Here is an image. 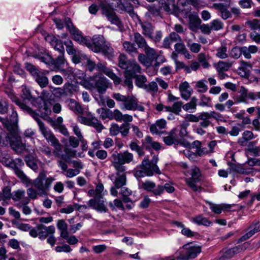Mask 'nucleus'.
Segmentation results:
<instances>
[{
	"mask_svg": "<svg viewBox=\"0 0 260 260\" xmlns=\"http://www.w3.org/2000/svg\"><path fill=\"white\" fill-rule=\"evenodd\" d=\"M239 67L238 68V74L242 77L248 78L250 73L252 65L249 62L244 60L239 61Z\"/></svg>",
	"mask_w": 260,
	"mask_h": 260,
	"instance_id": "23",
	"label": "nucleus"
},
{
	"mask_svg": "<svg viewBox=\"0 0 260 260\" xmlns=\"http://www.w3.org/2000/svg\"><path fill=\"white\" fill-rule=\"evenodd\" d=\"M64 55V53H59L56 59L54 58V62H52V65L54 66L58 70L68 66V63L65 59Z\"/></svg>",
	"mask_w": 260,
	"mask_h": 260,
	"instance_id": "34",
	"label": "nucleus"
},
{
	"mask_svg": "<svg viewBox=\"0 0 260 260\" xmlns=\"http://www.w3.org/2000/svg\"><path fill=\"white\" fill-rule=\"evenodd\" d=\"M65 22L68 30L73 36V39L80 44L86 46L88 40L83 37L81 31L73 25L71 19L67 18L65 20Z\"/></svg>",
	"mask_w": 260,
	"mask_h": 260,
	"instance_id": "13",
	"label": "nucleus"
},
{
	"mask_svg": "<svg viewBox=\"0 0 260 260\" xmlns=\"http://www.w3.org/2000/svg\"><path fill=\"white\" fill-rule=\"evenodd\" d=\"M127 68L124 69V76L135 77L138 74L141 73V68L135 60H132L127 64Z\"/></svg>",
	"mask_w": 260,
	"mask_h": 260,
	"instance_id": "20",
	"label": "nucleus"
},
{
	"mask_svg": "<svg viewBox=\"0 0 260 260\" xmlns=\"http://www.w3.org/2000/svg\"><path fill=\"white\" fill-rule=\"evenodd\" d=\"M245 24L252 30L255 31L257 29L260 30V21L257 19L248 20Z\"/></svg>",
	"mask_w": 260,
	"mask_h": 260,
	"instance_id": "61",
	"label": "nucleus"
},
{
	"mask_svg": "<svg viewBox=\"0 0 260 260\" xmlns=\"http://www.w3.org/2000/svg\"><path fill=\"white\" fill-rule=\"evenodd\" d=\"M30 202L29 199H25L22 202H18L15 204V206L19 209H22V213L25 215H29L31 213V209L28 206Z\"/></svg>",
	"mask_w": 260,
	"mask_h": 260,
	"instance_id": "38",
	"label": "nucleus"
},
{
	"mask_svg": "<svg viewBox=\"0 0 260 260\" xmlns=\"http://www.w3.org/2000/svg\"><path fill=\"white\" fill-rule=\"evenodd\" d=\"M199 63H201V66L205 69L210 67V64L208 62L210 56L205 53H201L198 55L197 57Z\"/></svg>",
	"mask_w": 260,
	"mask_h": 260,
	"instance_id": "42",
	"label": "nucleus"
},
{
	"mask_svg": "<svg viewBox=\"0 0 260 260\" xmlns=\"http://www.w3.org/2000/svg\"><path fill=\"white\" fill-rule=\"evenodd\" d=\"M211 118L215 119L218 123L219 122H226L225 116L214 111H211L210 112H206V120L209 122V124H208V127L212 125L211 120Z\"/></svg>",
	"mask_w": 260,
	"mask_h": 260,
	"instance_id": "28",
	"label": "nucleus"
},
{
	"mask_svg": "<svg viewBox=\"0 0 260 260\" xmlns=\"http://www.w3.org/2000/svg\"><path fill=\"white\" fill-rule=\"evenodd\" d=\"M88 205L91 208L101 212H106L107 211V208L104 202L99 199H91L88 201Z\"/></svg>",
	"mask_w": 260,
	"mask_h": 260,
	"instance_id": "32",
	"label": "nucleus"
},
{
	"mask_svg": "<svg viewBox=\"0 0 260 260\" xmlns=\"http://www.w3.org/2000/svg\"><path fill=\"white\" fill-rule=\"evenodd\" d=\"M45 40L50 45L59 53H64V48L62 41L57 39L55 36L48 35Z\"/></svg>",
	"mask_w": 260,
	"mask_h": 260,
	"instance_id": "18",
	"label": "nucleus"
},
{
	"mask_svg": "<svg viewBox=\"0 0 260 260\" xmlns=\"http://www.w3.org/2000/svg\"><path fill=\"white\" fill-rule=\"evenodd\" d=\"M99 7L101 9L102 14L106 17L107 20L111 24L116 25L119 28L122 27V23L111 5L105 3H101Z\"/></svg>",
	"mask_w": 260,
	"mask_h": 260,
	"instance_id": "7",
	"label": "nucleus"
},
{
	"mask_svg": "<svg viewBox=\"0 0 260 260\" xmlns=\"http://www.w3.org/2000/svg\"><path fill=\"white\" fill-rule=\"evenodd\" d=\"M116 170L115 174H112L109 176L111 181H113L114 185L116 187L124 186L126 184V170H122L118 168H114Z\"/></svg>",
	"mask_w": 260,
	"mask_h": 260,
	"instance_id": "14",
	"label": "nucleus"
},
{
	"mask_svg": "<svg viewBox=\"0 0 260 260\" xmlns=\"http://www.w3.org/2000/svg\"><path fill=\"white\" fill-rule=\"evenodd\" d=\"M8 95L11 99V100L13 102H15L22 109L25 111H30V108L29 107L27 106L26 105H24V104L21 103L13 92H10L8 94Z\"/></svg>",
	"mask_w": 260,
	"mask_h": 260,
	"instance_id": "55",
	"label": "nucleus"
},
{
	"mask_svg": "<svg viewBox=\"0 0 260 260\" xmlns=\"http://www.w3.org/2000/svg\"><path fill=\"white\" fill-rule=\"evenodd\" d=\"M138 59L142 64L147 67L151 66L154 61L150 57L143 53L139 54Z\"/></svg>",
	"mask_w": 260,
	"mask_h": 260,
	"instance_id": "50",
	"label": "nucleus"
},
{
	"mask_svg": "<svg viewBox=\"0 0 260 260\" xmlns=\"http://www.w3.org/2000/svg\"><path fill=\"white\" fill-rule=\"evenodd\" d=\"M139 24L141 27L142 34L146 37L152 38L155 29L154 26L150 22L142 21L140 19L139 20Z\"/></svg>",
	"mask_w": 260,
	"mask_h": 260,
	"instance_id": "27",
	"label": "nucleus"
},
{
	"mask_svg": "<svg viewBox=\"0 0 260 260\" xmlns=\"http://www.w3.org/2000/svg\"><path fill=\"white\" fill-rule=\"evenodd\" d=\"M239 95L237 97V102L239 103H246L247 99H249V92L247 89L244 86H241L239 90Z\"/></svg>",
	"mask_w": 260,
	"mask_h": 260,
	"instance_id": "54",
	"label": "nucleus"
},
{
	"mask_svg": "<svg viewBox=\"0 0 260 260\" xmlns=\"http://www.w3.org/2000/svg\"><path fill=\"white\" fill-rule=\"evenodd\" d=\"M243 55L246 59H251V54H255L258 51V48L255 45H249L248 47L243 46Z\"/></svg>",
	"mask_w": 260,
	"mask_h": 260,
	"instance_id": "37",
	"label": "nucleus"
},
{
	"mask_svg": "<svg viewBox=\"0 0 260 260\" xmlns=\"http://www.w3.org/2000/svg\"><path fill=\"white\" fill-rule=\"evenodd\" d=\"M190 177L186 179L187 184L194 191H198L199 187L196 185L201 177V172L199 167L193 166L188 172Z\"/></svg>",
	"mask_w": 260,
	"mask_h": 260,
	"instance_id": "11",
	"label": "nucleus"
},
{
	"mask_svg": "<svg viewBox=\"0 0 260 260\" xmlns=\"http://www.w3.org/2000/svg\"><path fill=\"white\" fill-rule=\"evenodd\" d=\"M45 173L42 172L33 181L34 186L38 190L39 196L41 197H45L47 195V191L54 180L52 177H49L46 178H45Z\"/></svg>",
	"mask_w": 260,
	"mask_h": 260,
	"instance_id": "3",
	"label": "nucleus"
},
{
	"mask_svg": "<svg viewBox=\"0 0 260 260\" xmlns=\"http://www.w3.org/2000/svg\"><path fill=\"white\" fill-rule=\"evenodd\" d=\"M184 40L186 42L187 47L191 52L198 53L200 51L201 45L200 44L192 42L190 39H187V37L184 38Z\"/></svg>",
	"mask_w": 260,
	"mask_h": 260,
	"instance_id": "41",
	"label": "nucleus"
},
{
	"mask_svg": "<svg viewBox=\"0 0 260 260\" xmlns=\"http://www.w3.org/2000/svg\"><path fill=\"white\" fill-rule=\"evenodd\" d=\"M244 127L242 124L238 123L236 125L232 127L231 131L228 132V134L233 137H237Z\"/></svg>",
	"mask_w": 260,
	"mask_h": 260,
	"instance_id": "57",
	"label": "nucleus"
},
{
	"mask_svg": "<svg viewBox=\"0 0 260 260\" xmlns=\"http://www.w3.org/2000/svg\"><path fill=\"white\" fill-rule=\"evenodd\" d=\"M163 140L164 143L168 146L178 144L180 140L176 133V129H172L167 136L164 137Z\"/></svg>",
	"mask_w": 260,
	"mask_h": 260,
	"instance_id": "30",
	"label": "nucleus"
},
{
	"mask_svg": "<svg viewBox=\"0 0 260 260\" xmlns=\"http://www.w3.org/2000/svg\"><path fill=\"white\" fill-rule=\"evenodd\" d=\"M64 154H62L60 158L65 161L70 162L71 158L76 157V151L69 148H66L64 150Z\"/></svg>",
	"mask_w": 260,
	"mask_h": 260,
	"instance_id": "43",
	"label": "nucleus"
},
{
	"mask_svg": "<svg viewBox=\"0 0 260 260\" xmlns=\"http://www.w3.org/2000/svg\"><path fill=\"white\" fill-rule=\"evenodd\" d=\"M134 78H136V85L140 88H143L144 89L145 87L147 85L145 84V83L147 82L146 77L144 75H138L137 74Z\"/></svg>",
	"mask_w": 260,
	"mask_h": 260,
	"instance_id": "60",
	"label": "nucleus"
},
{
	"mask_svg": "<svg viewBox=\"0 0 260 260\" xmlns=\"http://www.w3.org/2000/svg\"><path fill=\"white\" fill-rule=\"evenodd\" d=\"M183 248L185 250L184 253L181 254L177 258L182 260H188L194 258L201 251V247L197 244L189 243L184 245Z\"/></svg>",
	"mask_w": 260,
	"mask_h": 260,
	"instance_id": "10",
	"label": "nucleus"
},
{
	"mask_svg": "<svg viewBox=\"0 0 260 260\" xmlns=\"http://www.w3.org/2000/svg\"><path fill=\"white\" fill-rule=\"evenodd\" d=\"M131 60H128L126 56L123 54H120L118 57V66L123 70L127 68V64Z\"/></svg>",
	"mask_w": 260,
	"mask_h": 260,
	"instance_id": "58",
	"label": "nucleus"
},
{
	"mask_svg": "<svg viewBox=\"0 0 260 260\" xmlns=\"http://www.w3.org/2000/svg\"><path fill=\"white\" fill-rule=\"evenodd\" d=\"M112 163L114 168H118L120 170H124L126 167L125 164H129L133 160L134 156L132 153L127 151L123 153H113L111 155Z\"/></svg>",
	"mask_w": 260,
	"mask_h": 260,
	"instance_id": "6",
	"label": "nucleus"
},
{
	"mask_svg": "<svg viewBox=\"0 0 260 260\" xmlns=\"http://www.w3.org/2000/svg\"><path fill=\"white\" fill-rule=\"evenodd\" d=\"M134 41L137 44L139 48L143 49L148 45L145 39L139 32L134 33Z\"/></svg>",
	"mask_w": 260,
	"mask_h": 260,
	"instance_id": "45",
	"label": "nucleus"
},
{
	"mask_svg": "<svg viewBox=\"0 0 260 260\" xmlns=\"http://www.w3.org/2000/svg\"><path fill=\"white\" fill-rule=\"evenodd\" d=\"M188 27L192 31L198 30L201 23V20L196 13H193L188 16Z\"/></svg>",
	"mask_w": 260,
	"mask_h": 260,
	"instance_id": "29",
	"label": "nucleus"
},
{
	"mask_svg": "<svg viewBox=\"0 0 260 260\" xmlns=\"http://www.w3.org/2000/svg\"><path fill=\"white\" fill-rule=\"evenodd\" d=\"M146 91L150 92L151 94H156L158 90V87L156 81H152L147 84L144 88Z\"/></svg>",
	"mask_w": 260,
	"mask_h": 260,
	"instance_id": "56",
	"label": "nucleus"
},
{
	"mask_svg": "<svg viewBox=\"0 0 260 260\" xmlns=\"http://www.w3.org/2000/svg\"><path fill=\"white\" fill-rule=\"evenodd\" d=\"M213 6L216 10L220 12L221 16L223 19H227L231 16V13L228 10L226 5L222 3H218L214 4Z\"/></svg>",
	"mask_w": 260,
	"mask_h": 260,
	"instance_id": "35",
	"label": "nucleus"
},
{
	"mask_svg": "<svg viewBox=\"0 0 260 260\" xmlns=\"http://www.w3.org/2000/svg\"><path fill=\"white\" fill-rule=\"evenodd\" d=\"M122 110L144 111V107L138 104V100L133 95H127L126 100L119 105Z\"/></svg>",
	"mask_w": 260,
	"mask_h": 260,
	"instance_id": "12",
	"label": "nucleus"
},
{
	"mask_svg": "<svg viewBox=\"0 0 260 260\" xmlns=\"http://www.w3.org/2000/svg\"><path fill=\"white\" fill-rule=\"evenodd\" d=\"M192 221L198 225H203L205 226H210L212 224V222L207 218L202 215H198L192 219Z\"/></svg>",
	"mask_w": 260,
	"mask_h": 260,
	"instance_id": "52",
	"label": "nucleus"
},
{
	"mask_svg": "<svg viewBox=\"0 0 260 260\" xmlns=\"http://www.w3.org/2000/svg\"><path fill=\"white\" fill-rule=\"evenodd\" d=\"M116 2L113 4L119 11L121 12H126L129 14L130 15L134 14V9L133 5L127 0H113Z\"/></svg>",
	"mask_w": 260,
	"mask_h": 260,
	"instance_id": "21",
	"label": "nucleus"
},
{
	"mask_svg": "<svg viewBox=\"0 0 260 260\" xmlns=\"http://www.w3.org/2000/svg\"><path fill=\"white\" fill-rule=\"evenodd\" d=\"M185 121L187 122H198L201 120L200 122V126L202 127L207 128L208 124L209 122L206 120V112H203L200 113L198 115L193 114H187L185 117Z\"/></svg>",
	"mask_w": 260,
	"mask_h": 260,
	"instance_id": "15",
	"label": "nucleus"
},
{
	"mask_svg": "<svg viewBox=\"0 0 260 260\" xmlns=\"http://www.w3.org/2000/svg\"><path fill=\"white\" fill-rule=\"evenodd\" d=\"M198 99L196 97H192L189 102L183 105L182 108L187 112H193L196 110L197 102Z\"/></svg>",
	"mask_w": 260,
	"mask_h": 260,
	"instance_id": "44",
	"label": "nucleus"
},
{
	"mask_svg": "<svg viewBox=\"0 0 260 260\" xmlns=\"http://www.w3.org/2000/svg\"><path fill=\"white\" fill-rule=\"evenodd\" d=\"M158 157L154 156L150 161L148 158H145L141 165L137 166L134 170V175L138 179L145 176H152L154 174H160L161 172L157 166Z\"/></svg>",
	"mask_w": 260,
	"mask_h": 260,
	"instance_id": "1",
	"label": "nucleus"
},
{
	"mask_svg": "<svg viewBox=\"0 0 260 260\" xmlns=\"http://www.w3.org/2000/svg\"><path fill=\"white\" fill-rule=\"evenodd\" d=\"M246 249V247L244 245H238L237 246L230 248L228 249L223 250L222 255L220 259L221 260H226L233 257L236 254H237Z\"/></svg>",
	"mask_w": 260,
	"mask_h": 260,
	"instance_id": "19",
	"label": "nucleus"
},
{
	"mask_svg": "<svg viewBox=\"0 0 260 260\" xmlns=\"http://www.w3.org/2000/svg\"><path fill=\"white\" fill-rule=\"evenodd\" d=\"M123 46L125 50L132 56H135L138 53V50L135 45L130 42H124Z\"/></svg>",
	"mask_w": 260,
	"mask_h": 260,
	"instance_id": "47",
	"label": "nucleus"
},
{
	"mask_svg": "<svg viewBox=\"0 0 260 260\" xmlns=\"http://www.w3.org/2000/svg\"><path fill=\"white\" fill-rule=\"evenodd\" d=\"M257 141L251 142L249 143L247 150L255 156H260V147L255 146Z\"/></svg>",
	"mask_w": 260,
	"mask_h": 260,
	"instance_id": "53",
	"label": "nucleus"
},
{
	"mask_svg": "<svg viewBox=\"0 0 260 260\" xmlns=\"http://www.w3.org/2000/svg\"><path fill=\"white\" fill-rule=\"evenodd\" d=\"M179 90L181 98L187 101L192 93V89L187 81L181 83L179 85Z\"/></svg>",
	"mask_w": 260,
	"mask_h": 260,
	"instance_id": "22",
	"label": "nucleus"
},
{
	"mask_svg": "<svg viewBox=\"0 0 260 260\" xmlns=\"http://www.w3.org/2000/svg\"><path fill=\"white\" fill-rule=\"evenodd\" d=\"M243 47H235L230 52V56L232 58L237 59L243 54Z\"/></svg>",
	"mask_w": 260,
	"mask_h": 260,
	"instance_id": "59",
	"label": "nucleus"
},
{
	"mask_svg": "<svg viewBox=\"0 0 260 260\" xmlns=\"http://www.w3.org/2000/svg\"><path fill=\"white\" fill-rule=\"evenodd\" d=\"M85 114L86 115V117L83 116L78 117V121L84 125L92 126L99 132H101L104 128L101 121L90 112H86Z\"/></svg>",
	"mask_w": 260,
	"mask_h": 260,
	"instance_id": "9",
	"label": "nucleus"
},
{
	"mask_svg": "<svg viewBox=\"0 0 260 260\" xmlns=\"http://www.w3.org/2000/svg\"><path fill=\"white\" fill-rule=\"evenodd\" d=\"M216 56L220 59H225L228 57V48L226 45L222 44L217 48Z\"/></svg>",
	"mask_w": 260,
	"mask_h": 260,
	"instance_id": "51",
	"label": "nucleus"
},
{
	"mask_svg": "<svg viewBox=\"0 0 260 260\" xmlns=\"http://www.w3.org/2000/svg\"><path fill=\"white\" fill-rule=\"evenodd\" d=\"M51 145L54 148L53 151L54 155L57 158H60V156L61 155H60V153L61 152L62 146L59 143L58 140Z\"/></svg>",
	"mask_w": 260,
	"mask_h": 260,
	"instance_id": "63",
	"label": "nucleus"
},
{
	"mask_svg": "<svg viewBox=\"0 0 260 260\" xmlns=\"http://www.w3.org/2000/svg\"><path fill=\"white\" fill-rule=\"evenodd\" d=\"M66 67V68L65 69L62 68L59 71L64 76L67 77L68 78L71 79L72 77L74 76V69L68 66Z\"/></svg>",
	"mask_w": 260,
	"mask_h": 260,
	"instance_id": "64",
	"label": "nucleus"
},
{
	"mask_svg": "<svg viewBox=\"0 0 260 260\" xmlns=\"http://www.w3.org/2000/svg\"><path fill=\"white\" fill-rule=\"evenodd\" d=\"M141 188L149 192H152L155 196H160L162 194V187L161 185H158L150 180H146L141 184Z\"/></svg>",
	"mask_w": 260,
	"mask_h": 260,
	"instance_id": "16",
	"label": "nucleus"
},
{
	"mask_svg": "<svg viewBox=\"0 0 260 260\" xmlns=\"http://www.w3.org/2000/svg\"><path fill=\"white\" fill-rule=\"evenodd\" d=\"M39 129L44 137L50 144L54 143L58 140L51 131L48 128L46 127L45 125L41 124Z\"/></svg>",
	"mask_w": 260,
	"mask_h": 260,
	"instance_id": "33",
	"label": "nucleus"
},
{
	"mask_svg": "<svg viewBox=\"0 0 260 260\" xmlns=\"http://www.w3.org/2000/svg\"><path fill=\"white\" fill-rule=\"evenodd\" d=\"M260 231V224L259 223H252L249 227L248 232L241 237L238 242H241L243 241L246 240L252 236L255 233Z\"/></svg>",
	"mask_w": 260,
	"mask_h": 260,
	"instance_id": "31",
	"label": "nucleus"
},
{
	"mask_svg": "<svg viewBox=\"0 0 260 260\" xmlns=\"http://www.w3.org/2000/svg\"><path fill=\"white\" fill-rule=\"evenodd\" d=\"M167 122L164 119L157 120L155 123L150 127V131L153 134H161L164 133L162 129L166 128Z\"/></svg>",
	"mask_w": 260,
	"mask_h": 260,
	"instance_id": "25",
	"label": "nucleus"
},
{
	"mask_svg": "<svg viewBox=\"0 0 260 260\" xmlns=\"http://www.w3.org/2000/svg\"><path fill=\"white\" fill-rule=\"evenodd\" d=\"M69 108L76 113L84 114V110L81 105L74 100L70 99L69 103Z\"/></svg>",
	"mask_w": 260,
	"mask_h": 260,
	"instance_id": "48",
	"label": "nucleus"
},
{
	"mask_svg": "<svg viewBox=\"0 0 260 260\" xmlns=\"http://www.w3.org/2000/svg\"><path fill=\"white\" fill-rule=\"evenodd\" d=\"M25 160L26 165L32 170L34 171L38 170L37 160L35 157L31 155H26Z\"/></svg>",
	"mask_w": 260,
	"mask_h": 260,
	"instance_id": "49",
	"label": "nucleus"
},
{
	"mask_svg": "<svg viewBox=\"0 0 260 260\" xmlns=\"http://www.w3.org/2000/svg\"><path fill=\"white\" fill-rule=\"evenodd\" d=\"M36 81L41 87H46L48 83V79L45 73L39 71L34 76Z\"/></svg>",
	"mask_w": 260,
	"mask_h": 260,
	"instance_id": "36",
	"label": "nucleus"
},
{
	"mask_svg": "<svg viewBox=\"0 0 260 260\" xmlns=\"http://www.w3.org/2000/svg\"><path fill=\"white\" fill-rule=\"evenodd\" d=\"M209 205L210 209L216 214H220L222 211H231L232 207L235 206L234 204H215L211 202H209Z\"/></svg>",
	"mask_w": 260,
	"mask_h": 260,
	"instance_id": "24",
	"label": "nucleus"
},
{
	"mask_svg": "<svg viewBox=\"0 0 260 260\" xmlns=\"http://www.w3.org/2000/svg\"><path fill=\"white\" fill-rule=\"evenodd\" d=\"M246 164L239 166H234L232 167L234 171L241 174H249L252 172L253 170L252 168H248L246 166Z\"/></svg>",
	"mask_w": 260,
	"mask_h": 260,
	"instance_id": "46",
	"label": "nucleus"
},
{
	"mask_svg": "<svg viewBox=\"0 0 260 260\" xmlns=\"http://www.w3.org/2000/svg\"><path fill=\"white\" fill-rule=\"evenodd\" d=\"M9 144L17 153H22L26 148L25 144L21 141L19 138L15 136L14 137L13 140L10 138Z\"/></svg>",
	"mask_w": 260,
	"mask_h": 260,
	"instance_id": "26",
	"label": "nucleus"
},
{
	"mask_svg": "<svg viewBox=\"0 0 260 260\" xmlns=\"http://www.w3.org/2000/svg\"><path fill=\"white\" fill-rule=\"evenodd\" d=\"M212 30L218 31L223 28V23L219 19H214L210 22Z\"/></svg>",
	"mask_w": 260,
	"mask_h": 260,
	"instance_id": "62",
	"label": "nucleus"
},
{
	"mask_svg": "<svg viewBox=\"0 0 260 260\" xmlns=\"http://www.w3.org/2000/svg\"><path fill=\"white\" fill-rule=\"evenodd\" d=\"M55 231V229L53 225L46 226L42 224H39L32 229L29 232V235L33 238L38 237L40 240H43L49 235H53Z\"/></svg>",
	"mask_w": 260,
	"mask_h": 260,
	"instance_id": "8",
	"label": "nucleus"
},
{
	"mask_svg": "<svg viewBox=\"0 0 260 260\" xmlns=\"http://www.w3.org/2000/svg\"><path fill=\"white\" fill-rule=\"evenodd\" d=\"M88 88H96L100 93H104L107 89L111 85V82L102 74H98L90 78Z\"/></svg>",
	"mask_w": 260,
	"mask_h": 260,
	"instance_id": "5",
	"label": "nucleus"
},
{
	"mask_svg": "<svg viewBox=\"0 0 260 260\" xmlns=\"http://www.w3.org/2000/svg\"><path fill=\"white\" fill-rule=\"evenodd\" d=\"M5 165L11 168L14 172L15 174L19 177L21 182L28 186L30 184V181L26 175L20 170V168L24 166V162L20 158L11 159L7 158L4 161Z\"/></svg>",
	"mask_w": 260,
	"mask_h": 260,
	"instance_id": "4",
	"label": "nucleus"
},
{
	"mask_svg": "<svg viewBox=\"0 0 260 260\" xmlns=\"http://www.w3.org/2000/svg\"><path fill=\"white\" fill-rule=\"evenodd\" d=\"M232 65L233 62L232 61H219L215 66V67L218 73H221L222 72L228 71Z\"/></svg>",
	"mask_w": 260,
	"mask_h": 260,
	"instance_id": "40",
	"label": "nucleus"
},
{
	"mask_svg": "<svg viewBox=\"0 0 260 260\" xmlns=\"http://www.w3.org/2000/svg\"><path fill=\"white\" fill-rule=\"evenodd\" d=\"M12 199L14 201L18 202H22L25 199H28L25 197V191L23 189H18L12 192Z\"/></svg>",
	"mask_w": 260,
	"mask_h": 260,
	"instance_id": "39",
	"label": "nucleus"
},
{
	"mask_svg": "<svg viewBox=\"0 0 260 260\" xmlns=\"http://www.w3.org/2000/svg\"><path fill=\"white\" fill-rule=\"evenodd\" d=\"M96 67L100 72H102L112 80L115 85L120 84L121 82L120 78L113 72L112 69L107 68L104 64L102 63H98Z\"/></svg>",
	"mask_w": 260,
	"mask_h": 260,
	"instance_id": "17",
	"label": "nucleus"
},
{
	"mask_svg": "<svg viewBox=\"0 0 260 260\" xmlns=\"http://www.w3.org/2000/svg\"><path fill=\"white\" fill-rule=\"evenodd\" d=\"M86 46L94 52H102L105 54L111 55L113 49L110 44L106 42L101 35H94L91 41L88 40Z\"/></svg>",
	"mask_w": 260,
	"mask_h": 260,
	"instance_id": "2",
	"label": "nucleus"
}]
</instances>
